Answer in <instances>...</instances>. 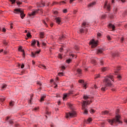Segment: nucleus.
Segmentation results:
<instances>
[{"label": "nucleus", "instance_id": "nucleus-57", "mask_svg": "<svg viewBox=\"0 0 127 127\" xmlns=\"http://www.w3.org/2000/svg\"><path fill=\"white\" fill-rule=\"evenodd\" d=\"M42 45H43V46H45L46 45V44L44 42H42Z\"/></svg>", "mask_w": 127, "mask_h": 127}, {"label": "nucleus", "instance_id": "nucleus-10", "mask_svg": "<svg viewBox=\"0 0 127 127\" xmlns=\"http://www.w3.org/2000/svg\"><path fill=\"white\" fill-rule=\"evenodd\" d=\"M38 10H36L35 11H33V12H32V13H31L30 14H29V16H33L34 15H35V14H36V13H37V12H38Z\"/></svg>", "mask_w": 127, "mask_h": 127}, {"label": "nucleus", "instance_id": "nucleus-32", "mask_svg": "<svg viewBox=\"0 0 127 127\" xmlns=\"http://www.w3.org/2000/svg\"><path fill=\"white\" fill-rule=\"evenodd\" d=\"M90 112L91 114H94V113H95V110L91 109L90 110Z\"/></svg>", "mask_w": 127, "mask_h": 127}, {"label": "nucleus", "instance_id": "nucleus-40", "mask_svg": "<svg viewBox=\"0 0 127 127\" xmlns=\"http://www.w3.org/2000/svg\"><path fill=\"white\" fill-rule=\"evenodd\" d=\"M67 106H68V107H69V108H70V109H72V104H71L70 103H68Z\"/></svg>", "mask_w": 127, "mask_h": 127}, {"label": "nucleus", "instance_id": "nucleus-42", "mask_svg": "<svg viewBox=\"0 0 127 127\" xmlns=\"http://www.w3.org/2000/svg\"><path fill=\"white\" fill-rule=\"evenodd\" d=\"M107 39L108 40H112V39L110 36H107Z\"/></svg>", "mask_w": 127, "mask_h": 127}, {"label": "nucleus", "instance_id": "nucleus-7", "mask_svg": "<svg viewBox=\"0 0 127 127\" xmlns=\"http://www.w3.org/2000/svg\"><path fill=\"white\" fill-rule=\"evenodd\" d=\"M72 94H73V91H70L68 93L64 94L63 98V100H65V99H66L68 96Z\"/></svg>", "mask_w": 127, "mask_h": 127}, {"label": "nucleus", "instance_id": "nucleus-36", "mask_svg": "<svg viewBox=\"0 0 127 127\" xmlns=\"http://www.w3.org/2000/svg\"><path fill=\"white\" fill-rule=\"evenodd\" d=\"M3 43L4 45H7V41H3Z\"/></svg>", "mask_w": 127, "mask_h": 127}, {"label": "nucleus", "instance_id": "nucleus-59", "mask_svg": "<svg viewBox=\"0 0 127 127\" xmlns=\"http://www.w3.org/2000/svg\"><path fill=\"white\" fill-rule=\"evenodd\" d=\"M121 42H123V41H124V40H125V39L124 38V37H122L121 39Z\"/></svg>", "mask_w": 127, "mask_h": 127}, {"label": "nucleus", "instance_id": "nucleus-37", "mask_svg": "<svg viewBox=\"0 0 127 127\" xmlns=\"http://www.w3.org/2000/svg\"><path fill=\"white\" fill-rule=\"evenodd\" d=\"M87 122L88 123H91V122H92V118H88V119L87 120Z\"/></svg>", "mask_w": 127, "mask_h": 127}, {"label": "nucleus", "instance_id": "nucleus-52", "mask_svg": "<svg viewBox=\"0 0 127 127\" xmlns=\"http://www.w3.org/2000/svg\"><path fill=\"white\" fill-rule=\"evenodd\" d=\"M106 15H103L102 16V18H103V19H104V18H106Z\"/></svg>", "mask_w": 127, "mask_h": 127}, {"label": "nucleus", "instance_id": "nucleus-41", "mask_svg": "<svg viewBox=\"0 0 127 127\" xmlns=\"http://www.w3.org/2000/svg\"><path fill=\"white\" fill-rule=\"evenodd\" d=\"M86 86H87V84H86V83H83V88H84V89H86Z\"/></svg>", "mask_w": 127, "mask_h": 127}, {"label": "nucleus", "instance_id": "nucleus-56", "mask_svg": "<svg viewBox=\"0 0 127 127\" xmlns=\"http://www.w3.org/2000/svg\"><path fill=\"white\" fill-rule=\"evenodd\" d=\"M60 52H62V51H63V48H61L60 49Z\"/></svg>", "mask_w": 127, "mask_h": 127}, {"label": "nucleus", "instance_id": "nucleus-9", "mask_svg": "<svg viewBox=\"0 0 127 127\" xmlns=\"http://www.w3.org/2000/svg\"><path fill=\"white\" fill-rule=\"evenodd\" d=\"M108 3V2L106 1L105 2V4L104 6V8H106V7H107V10H110L111 9V6L110 5H107Z\"/></svg>", "mask_w": 127, "mask_h": 127}, {"label": "nucleus", "instance_id": "nucleus-50", "mask_svg": "<svg viewBox=\"0 0 127 127\" xmlns=\"http://www.w3.org/2000/svg\"><path fill=\"white\" fill-rule=\"evenodd\" d=\"M9 123L10 125H12V124H13V122L12 120H9Z\"/></svg>", "mask_w": 127, "mask_h": 127}, {"label": "nucleus", "instance_id": "nucleus-29", "mask_svg": "<svg viewBox=\"0 0 127 127\" xmlns=\"http://www.w3.org/2000/svg\"><path fill=\"white\" fill-rule=\"evenodd\" d=\"M87 24V23L86 22H83V23L82 24V27H84L86 26V25Z\"/></svg>", "mask_w": 127, "mask_h": 127}, {"label": "nucleus", "instance_id": "nucleus-38", "mask_svg": "<svg viewBox=\"0 0 127 127\" xmlns=\"http://www.w3.org/2000/svg\"><path fill=\"white\" fill-rule=\"evenodd\" d=\"M58 4V3H57V2H54L52 4V6H53V5H55V4Z\"/></svg>", "mask_w": 127, "mask_h": 127}, {"label": "nucleus", "instance_id": "nucleus-16", "mask_svg": "<svg viewBox=\"0 0 127 127\" xmlns=\"http://www.w3.org/2000/svg\"><path fill=\"white\" fill-rule=\"evenodd\" d=\"M101 114L102 115H110V112L108 111H103Z\"/></svg>", "mask_w": 127, "mask_h": 127}, {"label": "nucleus", "instance_id": "nucleus-20", "mask_svg": "<svg viewBox=\"0 0 127 127\" xmlns=\"http://www.w3.org/2000/svg\"><path fill=\"white\" fill-rule=\"evenodd\" d=\"M40 68H42V69H46V66L44 64L40 65Z\"/></svg>", "mask_w": 127, "mask_h": 127}, {"label": "nucleus", "instance_id": "nucleus-15", "mask_svg": "<svg viewBox=\"0 0 127 127\" xmlns=\"http://www.w3.org/2000/svg\"><path fill=\"white\" fill-rule=\"evenodd\" d=\"M109 27H110V28L112 29V30H115V29L116 28V27L115 26V25H114L112 24H109Z\"/></svg>", "mask_w": 127, "mask_h": 127}, {"label": "nucleus", "instance_id": "nucleus-51", "mask_svg": "<svg viewBox=\"0 0 127 127\" xmlns=\"http://www.w3.org/2000/svg\"><path fill=\"white\" fill-rule=\"evenodd\" d=\"M59 76H63V72L59 73Z\"/></svg>", "mask_w": 127, "mask_h": 127}, {"label": "nucleus", "instance_id": "nucleus-23", "mask_svg": "<svg viewBox=\"0 0 127 127\" xmlns=\"http://www.w3.org/2000/svg\"><path fill=\"white\" fill-rule=\"evenodd\" d=\"M45 98H46V96H42L40 99V102H43L44 101Z\"/></svg>", "mask_w": 127, "mask_h": 127}, {"label": "nucleus", "instance_id": "nucleus-30", "mask_svg": "<svg viewBox=\"0 0 127 127\" xmlns=\"http://www.w3.org/2000/svg\"><path fill=\"white\" fill-rule=\"evenodd\" d=\"M26 36H27V37L28 38L31 37V34H30V32L28 33L27 34Z\"/></svg>", "mask_w": 127, "mask_h": 127}, {"label": "nucleus", "instance_id": "nucleus-31", "mask_svg": "<svg viewBox=\"0 0 127 127\" xmlns=\"http://www.w3.org/2000/svg\"><path fill=\"white\" fill-rule=\"evenodd\" d=\"M16 3L17 4V5H20V4H21L22 3L19 1H17Z\"/></svg>", "mask_w": 127, "mask_h": 127}, {"label": "nucleus", "instance_id": "nucleus-49", "mask_svg": "<svg viewBox=\"0 0 127 127\" xmlns=\"http://www.w3.org/2000/svg\"><path fill=\"white\" fill-rule=\"evenodd\" d=\"M43 23H44V24H45V25H46V26H47V23H46L45 21L43 20Z\"/></svg>", "mask_w": 127, "mask_h": 127}, {"label": "nucleus", "instance_id": "nucleus-17", "mask_svg": "<svg viewBox=\"0 0 127 127\" xmlns=\"http://www.w3.org/2000/svg\"><path fill=\"white\" fill-rule=\"evenodd\" d=\"M31 42V46H35V44H36V41L35 40H33Z\"/></svg>", "mask_w": 127, "mask_h": 127}, {"label": "nucleus", "instance_id": "nucleus-14", "mask_svg": "<svg viewBox=\"0 0 127 127\" xmlns=\"http://www.w3.org/2000/svg\"><path fill=\"white\" fill-rule=\"evenodd\" d=\"M103 51H104V50H103V49H99L97 50V54H102Z\"/></svg>", "mask_w": 127, "mask_h": 127}, {"label": "nucleus", "instance_id": "nucleus-21", "mask_svg": "<svg viewBox=\"0 0 127 127\" xmlns=\"http://www.w3.org/2000/svg\"><path fill=\"white\" fill-rule=\"evenodd\" d=\"M83 99L84 100H88V99H90V96H88L87 95L83 96Z\"/></svg>", "mask_w": 127, "mask_h": 127}, {"label": "nucleus", "instance_id": "nucleus-39", "mask_svg": "<svg viewBox=\"0 0 127 127\" xmlns=\"http://www.w3.org/2000/svg\"><path fill=\"white\" fill-rule=\"evenodd\" d=\"M63 12H64V13H67V9H64L63 10Z\"/></svg>", "mask_w": 127, "mask_h": 127}, {"label": "nucleus", "instance_id": "nucleus-11", "mask_svg": "<svg viewBox=\"0 0 127 127\" xmlns=\"http://www.w3.org/2000/svg\"><path fill=\"white\" fill-rule=\"evenodd\" d=\"M55 20L58 24H60V23L61 22V18L60 17L55 18Z\"/></svg>", "mask_w": 127, "mask_h": 127}, {"label": "nucleus", "instance_id": "nucleus-19", "mask_svg": "<svg viewBox=\"0 0 127 127\" xmlns=\"http://www.w3.org/2000/svg\"><path fill=\"white\" fill-rule=\"evenodd\" d=\"M4 100H5V98L4 97H2L0 98V102H1L2 104H3V102H4Z\"/></svg>", "mask_w": 127, "mask_h": 127}, {"label": "nucleus", "instance_id": "nucleus-60", "mask_svg": "<svg viewBox=\"0 0 127 127\" xmlns=\"http://www.w3.org/2000/svg\"><path fill=\"white\" fill-rule=\"evenodd\" d=\"M10 28L11 29L13 28V27L12 26V23H10Z\"/></svg>", "mask_w": 127, "mask_h": 127}, {"label": "nucleus", "instance_id": "nucleus-63", "mask_svg": "<svg viewBox=\"0 0 127 127\" xmlns=\"http://www.w3.org/2000/svg\"><path fill=\"white\" fill-rule=\"evenodd\" d=\"M62 69H63V70H65V66H62Z\"/></svg>", "mask_w": 127, "mask_h": 127}, {"label": "nucleus", "instance_id": "nucleus-54", "mask_svg": "<svg viewBox=\"0 0 127 127\" xmlns=\"http://www.w3.org/2000/svg\"><path fill=\"white\" fill-rule=\"evenodd\" d=\"M37 84L38 85H39L40 86H41V85H42V84H41V83L40 82H37Z\"/></svg>", "mask_w": 127, "mask_h": 127}, {"label": "nucleus", "instance_id": "nucleus-18", "mask_svg": "<svg viewBox=\"0 0 127 127\" xmlns=\"http://www.w3.org/2000/svg\"><path fill=\"white\" fill-rule=\"evenodd\" d=\"M96 4V2H93L89 4L88 7H92L93 5H95Z\"/></svg>", "mask_w": 127, "mask_h": 127}, {"label": "nucleus", "instance_id": "nucleus-4", "mask_svg": "<svg viewBox=\"0 0 127 127\" xmlns=\"http://www.w3.org/2000/svg\"><path fill=\"white\" fill-rule=\"evenodd\" d=\"M77 114L76 113V112L72 111L71 112H69V113L66 114V119H68V118H75L76 117Z\"/></svg>", "mask_w": 127, "mask_h": 127}, {"label": "nucleus", "instance_id": "nucleus-46", "mask_svg": "<svg viewBox=\"0 0 127 127\" xmlns=\"http://www.w3.org/2000/svg\"><path fill=\"white\" fill-rule=\"evenodd\" d=\"M102 34L100 33H97V36L98 37H100L101 36Z\"/></svg>", "mask_w": 127, "mask_h": 127}, {"label": "nucleus", "instance_id": "nucleus-22", "mask_svg": "<svg viewBox=\"0 0 127 127\" xmlns=\"http://www.w3.org/2000/svg\"><path fill=\"white\" fill-rule=\"evenodd\" d=\"M109 70V68L107 67H103L102 68V72H105V71H108Z\"/></svg>", "mask_w": 127, "mask_h": 127}, {"label": "nucleus", "instance_id": "nucleus-2", "mask_svg": "<svg viewBox=\"0 0 127 127\" xmlns=\"http://www.w3.org/2000/svg\"><path fill=\"white\" fill-rule=\"evenodd\" d=\"M120 120H121V116H120V115H117L116 116V118L113 119L112 120L108 119V123H109V124H110V125H112V126H113V124H116V125L121 124L122 122Z\"/></svg>", "mask_w": 127, "mask_h": 127}, {"label": "nucleus", "instance_id": "nucleus-25", "mask_svg": "<svg viewBox=\"0 0 127 127\" xmlns=\"http://www.w3.org/2000/svg\"><path fill=\"white\" fill-rule=\"evenodd\" d=\"M78 83H80L81 84H84V83H85V81H84L82 79H80L78 80Z\"/></svg>", "mask_w": 127, "mask_h": 127}, {"label": "nucleus", "instance_id": "nucleus-8", "mask_svg": "<svg viewBox=\"0 0 127 127\" xmlns=\"http://www.w3.org/2000/svg\"><path fill=\"white\" fill-rule=\"evenodd\" d=\"M39 53H40V51H39L35 52V53L33 52H31V56L33 58H35V55H36V54H39Z\"/></svg>", "mask_w": 127, "mask_h": 127}, {"label": "nucleus", "instance_id": "nucleus-35", "mask_svg": "<svg viewBox=\"0 0 127 127\" xmlns=\"http://www.w3.org/2000/svg\"><path fill=\"white\" fill-rule=\"evenodd\" d=\"M58 57L59 58H60V59H62V55L59 54L58 55Z\"/></svg>", "mask_w": 127, "mask_h": 127}, {"label": "nucleus", "instance_id": "nucleus-6", "mask_svg": "<svg viewBox=\"0 0 127 127\" xmlns=\"http://www.w3.org/2000/svg\"><path fill=\"white\" fill-rule=\"evenodd\" d=\"M89 43L91 45V48H95L98 45V43L94 39L90 41Z\"/></svg>", "mask_w": 127, "mask_h": 127}, {"label": "nucleus", "instance_id": "nucleus-26", "mask_svg": "<svg viewBox=\"0 0 127 127\" xmlns=\"http://www.w3.org/2000/svg\"><path fill=\"white\" fill-rule=\"evenodd\" d=\"M6 87H7V85L3 84L2 85V89H4L5 88H6Z\"/></svg>", "mask_w": 127, "mask_h": 127}, {"label": "nucleus", "instance_id": "nucleus-62", "mask_svg": "<svg viewBox=\"0 0 127 127\" xmlns=\"http://www.w3.org/2000/svg\"><path fill=\"white\" fill-rule=\"evenodd\" d=\"M75 0H70L69 2L70 3H72V2H73V1H74Z\"/></svg>", "mask_w": 127, "mask_h": 127}, {"label": "nucleus", "instance_id": "nucleus-27", "mask_svg": "<svg viewBox=\"0 0 127 127\" xmlns=\"http://www.w3.org/2000/svg\"><path fill=\"white\" fill-rule=\"evenodd\" d=\"M14 104V102L13 101H10L9 102V105L10 106V107H13Z\"/></svg>", "mask_w": 127, "mask_h": 127}, {"label": "nucleus", "instance_id": "nucleus-13", "mask_svg": "<svg viewBox=\"0 0 127 127\" xmlns=\"http://www.w3.org/2000/svg\"><path fill=\"white\" fill-rule=\"evenodd\" d=\"M38 6H39V7H44V6H45V3L44 2L42 1L41 3L38 4Z\"/></svg>", "mask_w": 127, "mask_h": 127}, {"label": "nucleus", "instance_id": "nucleus-45", "mask_svg": "<svg viewBox=\"0 0 127 127\" xmlns=\"http://www.w3.org/2000/svg\"><path fill=\"white\" fill-rule=\"evenodd\" d=\"M70 62H71V60L70 59H68L66 60V63L69 64L70 63Z\"/></svg>", "mask_w": 127, "mask_h": 127}, {"label": "nucleus", "instance_id": "nucleus-53", "mask_svg": "<svg viewBox=\"0 0 127 127\" xmlns=\"http://www.w3.org/2000/svg\"><path fill=\"white\" fill-rule=\"evenodd\" d=\"M2 31L3 32H5L6 30L4 28H3L2 29Z\"/></svg>", "mask_w": 127, "mask_h": 127}, {"label": "nucleus", "instance_id": "nucleus-43", "mask_svg": "<svg viewBox=\"0 0 127 127\" xmlns=\"http://www.w3.org/2000/svg\"><path fill=\"white\" fill-rule=\"evenodd\" d=\"M117 78L119 80H121V79H122V76L121 75H118Z\"/></svg>", "mask_w": 127, "mask_h": 127}, {"label": "nucleus", "instance_id": "nucleus-3", "mask_svg": "<svg viewBox=\"0 0 127 127\" xmlns=\"http://www.w3.org/2000/svg\"><path fill=\"white\" fill-rule=\"evenodd\" d=\"M91 103H92V101H83L82 108L83 110H84V114H85L86 115L88 114V110H87V109L85 108H86V106H87V105H89V104H91Z\"/></svg>", "mask_w": 127, "mask_h": 127}, {"label": "nucleus", "instance_id": "nucleus-44", "mask_svg": "<svg viewBox=\"0 0 127 127\" xmlns=\"http://www.w3.org/2000/svg\"><path fill=\"white\" fill-rule=\"evenodd\" d=\"M12 4L15 2V0H10Z\"/></svg>", "mask_w": 127, "mask_h": 127}, {"label": "nucleus", "instance_id": "nucleus-5", "mask_svg": "<svg viewBox=\"0 0 127 127\" xmlns=\"http://www.w3.org/2000/svg\"><path fill=\"white\" fill-rule=\"evenodd\" d=\"M14 13H20V16L21 18H24V16H25V14L22 12V11L20 10L19 9L16 8L14 9Z\"/></svg>", "mask_w": 127, "mask_h": 127}, {"label": "nucleus", "instance_id": "nucleus-28", "mask_svg": "<svg viewBox=\"0 0 127 127\" xmlns=\"http://www.w3.org/2000/svg\"><path fill=\"white\" fill-rule=\"evenodd\" d=\"M20 51H21V52H22V53H23V54H22L23 57H24V56H25V53H24V50H23L22 49Z\"/></svg>", "mask_w": 127, "mask_h": 127}, {"label": "nucleus", "instance_id": "nucleus-24", "mask_svg": "<svg viewBox=\"0 0 127 127\" xmlns=\"http://www.w3.org/2000/svg\"><path fill=\"white\" fill-rule=\"evenodd\" d=\"M77 72L78 74H82V70H81L80 68H78L77 69Z\"/></svg>", "mask_w": 127, "mask_h": 127}, {"label": "nucleus", "instance_id": "nucleus-61", "mask_svg": "<svg viewBox=\"0 0 127 127\" xmlns=\"http://www.w3.org/2000/svg\"><path fill=\"white\" fill-rule=\"evenodd\" d=\"M103 63H104V62H103V61H100V64H101V65H103Z\"/></svg>", "mask_w": 127, "mask_h": 127}, {"label": "nucleus", "instance_id": "nucleus-55", "mask_svg": "<svg viewBox=\"0 0 127 127\" xmlns=\"http://www.w3.org/2000/svg\"><path fill=\"white\" fill-rule=\"evenodd\" d=\"M21 68L22 69H23V68H24V64H22L21 65Z\"/></svg>", "mask_w": 127, "mask_h": 127}, {"label": "nucleus", "instance_id": "nucleus-33", "mask_svg": "<svg viewBox=\"0 0 127 127\" xmlns=\"http://www.w3.org/2000/svg\"><path fill=\"white\" fill-rule=\"evenodd\" d=\"M113 10H114V12H117L118 11V8L115 7V8L113 9Z\"/></svg>", "mask_w": 127, "mask_h": 127}, {"label": "nucleus", "instance_id": "nucleus-12", "mask_svg": "<svg viewBox=\"0 0 127 127\" xmlns=\"http://www.w3.org/2000/svg\"><path fill=\"white\" fill-rule=\"evenodd\" d=\"M39 35H40V38L43 39L44 38V35H45V33L44 32H40Z\"/></svg>", "mask_w": 127, "mask_h": 127}, {"label": "nucleus", "instance_id": "nucleus-47", "mask_svg": "<svg viewBox=\"0 0 127 127\" xmlns=\"http://www.w3.org/2000/svg\"><path fill=\"white\" fill-rule=\"evenodd\" d=\"M99 77H100V74H98L95 77V79H98V78H99Z\"/></svg>", "mask_w": 127, "mask_h": 127}, {"label": "nucleus", "instance_id": "nucleus-34", "mask_svg": "<svg viewBox=\"0 0 127 127\" xmlns=\"http://www.w3.org/2000/svg\"><path fill=\"white\" fill-rule=\"evenodd\" d=\"M59 3V4H64L66 3V2H65L64 1H61V2H60Z\"/></svg>", "mask_w": 127, "mask_h": 127}, {"label": "nucleus", "instance_id": "nucleus-48", "mask_svg": "<svg viewBox=\"0 0 127 127\" xmlns=\"http://www.w3.org/2000/svg\"><path fill=\"white\" fill-rule=\"evenodd\" d=\"M80 32L81 33H83V32H84V29H80Z\"/></svg>", "mask_w": 127, "mask_h": 127}, {"label": "nucleus", "instance_id": "nucleus-1", "mask_svg": "<svg viewBox=\"0 0 127 127\" xmlns=\"http://www.w3.org/2000/svg\"><path fill=\"white\" fill-rule=\"evenodd\" d=\"M113 77L114 76L113 75H109L105 77L103 82L105 86L101 88L102 91H106V90H107V88L106 87H110V86H112V82H111L110 79H111L112 81H114Z\"/></svg>", "mask_w": 127, "mask_h": 127}, {"label": "nucleus", "instance_id": "nucleus-64", "mask_svg": "<svg viewBox=\"0 0 127 127\" xmlns=\"http://www.w3.org/2000/svg\"><path fill=\"white\" fill-rule=\"evenodd\" d=\"M101 127H104V123H101Z\"/></svg>", "mask_w": 127, "mask_h": 127}, {"label": "nucleus", "instance_id": "nucleus-58", "mask_svg": "<svg viewBox=\"0 0 127 127\" xmlns=\"http://www.w3.org/2000/svg\"><path fill=\"white\" fill-rule=\"evenodd\" d=\"M37 46H39V41H37Z\"/></svg>", "mask_w": 127, "mask_h": 127}]
</instances>
